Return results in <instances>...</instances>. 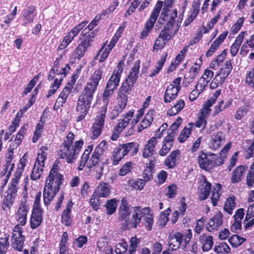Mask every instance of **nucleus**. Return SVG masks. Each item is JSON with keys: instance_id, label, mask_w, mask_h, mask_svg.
Listing matches in <instances>:
<instances>
[{"instance_id": "obj_1", "label": "nucleus", "mask_w": 254, "mask_h": 254, "mask_svg": "<svg viewBox=\"0 0 254 254\" xmlns=\"http://www.w3.org/2000/svg\"><path fill=\"white\" fill-rule=\"evenodd\" d=\"M29 210V208L27 204L26 200L21 201L15 216L18 224L14 227L11 238L12 247L18 251H22L24 242V236L22 235V228L20 225L23 226L26 224Z\"/></svg>"}, {"instance_id": "obj_2", "label": "nucleus", "mask_w": 254, "mask_h": 254, "mask_svg": "<svg viewBox=\"0 0 254 254\" xmlns=\"http://www.w3.org/2000/svg\"><path fill=\"white\" fill-rule=\"evenodd\" d=\"M74 138V134L69 132L59 152L60 157L65 159L68 164H72L76 161L83 145L81 139L73 143Z\"/></svg>"}, {"instance_id": "obj_3", "label": "nucleus", "mask_w": 254, "mask_h": 254, "mask_svg": "<svg viewBox=\"0 0 254 254\" xmlns=\"http://www.w3.org/2000/svg\"><path fill=\"white\" fill-rule=\"evenodd\" d=\"M142 218L145 221V225L147 230L150 231L152 229L153 218L150 213V209L148 207L143 208L140 206L133 207L131 214V218L130 220L125 221L123 225V227L126 230L136 228L140 224Z\"/></svg>"}, {"instance_id": "obj_4", "label": "nucleus", "mask_w": 254, "mask_h": 254, "mask_svg": "<svg viewBox=\"0 0 254 254\" xmlns=\"http://www.w3.org/2000/svg\"><path fill=\"white\" fill-rule=\"evenodd\" d=\"M107 148V142L105 140L102 141L96 147L89 159L90 154L93 147L91 145L88 146L81 156L78 170L79 171L82 170L86 165L87 168H92L93 166L98 163L99 160H100L101 155Z\"/></svg>"}, {"instance_id": "obj_5", "label": "nucleus", "mask_w": 254, "mask_h": 254, "mask_svg": "<svg viewBox=\"0 0 254 254\" xmlns=\"http://www.w3.org/2000/svg\"><path fill=\"white\" fill-rule=\"evenodd\" d=\"M138 148L139 144L134 142L120 144L112 152L111 158L112 165L113 166L118 165L129 153L131 156L135 155L138 151Z\"/></svg>"}, {"instance_id": "obj_6", "label": "nucleus", "mask_w": 254, "mask_h": 254, "mask_svg": "<svg viewBox=\"0 0 254 254\" xmlns=\"http://www.w3.org/2000/svg\"><path fill=\"white\" fill-rule=\"evenodd\" d=\"M93 95L82 91L79 97L76 107V119L80 122L84 119L90 108Z\"/></svg>"}, {"instance_id": "obj_7", "label": "nucleus", "mask_w": 254, "mask_h": 254, "mask_svg": "<svg viewBox=\"0 0 254 254\" xmlns=\"http://www.w3.org/2000/svg\"><path fill=\"white\" fill-rule=\"evenodd\" d=\"M197 161L199 167L205 170H210L215 166L223 164V160L217 155L210 152L206 153L203 151L200 153Z\"/></svg>"}, {"instance_id": "obj_8", "label": "nucleus", "mask_w": 254, "mask_h": 254, "mask_svg": "<svg viewBox=\"0 0 254 254\" xmlns=\"http://www.w3.org/2000/svg\"><path fill=\"white\" fill-rule=\"evenodd\" d=\"M172 0H165V5L159 18L158 22L161 24L167 22L166 26L178 27L179 24H176L175 19L177 17L178 11L177 9H170V5Z\"/></svg>"}, {"instance_id": "obj_9", "label": "nucleus", "mask_w": 254, "mask_h": 254, "mask_svg": "<svg viewBox=\"0 0 254 254\" xmlns=\"http://www.w3.org/2000/svg\"><path fill=\"white\" fill-rule=\"evenodd\" d=\"M163 2L160 0L155 4L151 15L145 23L144 29L141 33L140 38L144 39L149 35L158 17Z\"/></svg>"}, {"instance_id": "obj_10", "label": "nucleus", "mask_w": 254, "mask_h": 254, "mask_svg": "<svg viewBox=\"0 0 254 254\" xmlns=\"http://www.w3.org/2000/svg\"><path fill=\"white\" fill-rule=\"evenodd\" d=\"M105 65H103L95 70L91 75L89 81L87 82L84 87L83 91L94 95L99 85V81L102 78L103 69Z\"/></svg>"}, {"instance_id": "obj_11", "label": "nucleus", "mask_w": 254, "mask_h": 254, "mask_svg": "<svg viewBox=\"0 0 254 254\" xmlns=\"http://www.w3.org/2000/svg\"><path fill=\"white\" fill-rule=\"evenodd\" d=\"M181 77L175 79L172 83L167 87L164 94V102L166 103H170L176 98L178 92L181 89Z\"/></svg>"}, {"instance_id": "obj_12", "label": "nucleus", "mask_w": 254, "mask_h": 254, "mask_svg": "<svg viewBox=\"0 0 254 254\" xmlns=\"http://www.w3.org/2000/svg\"><path fill=\"white\" fill-rule=\"evenodd\" d=\"M105 110L100 111L99 116L97 117V120L94 123L91 127L90 138L94 140L98 138L101 134L104 125V121L106 116Z\"/></svg>"}, {"instance_id": "obj_13", "label": "nucleus", "mask_w": 254, "mask_h": 254, "mask_svg": "<svg viewBox=\"0 0 254 254\" xmlns=\"http://www.w3.org/2000/svg\"><path fill=\"white\" fill-rule=\"evenodd\" d=\"M93 36L91 34L86 35L78 45L74 52V58L81 59L84 55L87 49L91 46Z\"/></svg>"}, {"instance_id": "obj_14", "label": "nucleus", "mask_w": 254, "mask_h": 254, "mask_svg": "<svg viewBox=\"0 0 254 254\" xmlns=\"http://www.w3.org/2000/svg\"><path fill=\"white\" fill-rule=\"evenodd\" d=\"M62 180V175L58 173L56 169L53 167L47 179L45 185L49 186L56 190H59Z\"/></svg>"}, {"instance_id": "obj_15", "label": "nucleus", "mask_w": 254, "mask_h": 254, "mask_svg": "<svg viewBox=\"0 0 254 254\" xmlns=\"http://www.w3.org/2000/svg\"><path fill=\"white\" fill-rule=\"evenodd\" d=\"M123 71L122 65L119 64L117 68L113 71L112 75L109 78L106 86L108 88H111L116 90L119 85L121 76Z\"/></svg>"}, {"instance_id": "obj_16", "label": "nucleus", "mask_w": 254, "mask_h": 254, "mask_svg": "<svg viewBox=\"0 0 254 254\" xmlns=\"http://www.w3.org/2000/svg\"><path fill=\"white\" fill-rule=\"evenodd\" d=\"M140 60H138L135 62L133 66L131 69L128 75L124 81L123 84L128 86L130 88H132L134 84L135 83L138 78V75L140 67Z\"/></svg>"}, {"instance_id": "obj_17", "label": "nucleus", "mask_w": 254, "mask_h": 254, "mask_svg": "<svg viewBox=\"0 0 254 254\" xmlns=\"http://www.w3.org/2000/svg\"><path fill=\"white\" fill-rule=\"evenodd\" d=\"M160 134H157V137H152L149 139L142 151L144 158H148L153 155L155 152V146L158 143L157 139L161 138Z\"/></svg>"}, {"instance_id": "obj_18", "label": "nucleus", "mask_w": 254, "mask_h": 254, "mask_svg": "<svg viewBox=\"0 0 254 254\" xmlns=\"http://www.w3.org/2000/svg\"><path fill=\"white\" fill-rule=\"evenodd\" d=\"M131 89L128 86L122 84L119 89L117 96V105L123 108H126L128 100L127 95L130 93Z\"/></svg>"}, {"instance_id": "obj_19", "label": "nucleus", "mask_w": 254, "mask_h": 254, "mask_svg": "<svg viewBox=\"0 0 254 254\" xmlns=\"http://www.w3.org/2000/svg\"><path fill=\"white\" fill-rule=\"evenodd\" d=\"M182 240L183 235L180 232L169 235L168 241L169 249L171 251H176L180 248Z\"/></svg>"}, {"instance_id": "obj_20", "label": "nucleus", "mask_w": 254, "mask_h": 254, "mask_svg": "<svg viewBox=\"0 0 254 254\" xmlns=\"http://www.w3.org/2000/svg\"><path fill=\"white\" fill-rule=\"evenodd\" d=\"M225 139V135L222 131L213 134L209 141L210 147L213 150L219 148L224 143Z\"/></svg>"}, {"instance_id": "obj_21", "label": "nucleus", "mask_w": 254, "mask_h": 254, "mask_svg": "<svg viewBox=\"0 0 254 254\" xmlns=\"http://www.w3.org/2000/svg\"><path fill=\"white\" fill-rule=\"evenodd\" d=\"M222 214L220 212L216 213L210 218L207 223L206 228L209 232L217 230L222 224Z\"/></svg>"}, {"instance_id": "obj_22", "label": "nucleus", "mask_w": 254, "mask_h": 254, "mask_svg": "<svg viewBox=\"0 0 254 254\" xmlns=\"http://www.w3.org/2000/svg\"><path fill=\"white\" fill-rule=\"evenodd\" d=\"M178 30V27L165 26L164 29L162 30L159 34V38L167 42L169 41L177 33Z\"/></svg>"}, {"instance_id": "obj_23", "label": "nucleus", "mask_w": 254, "mask_h": 254, "mask_svg": "<svg viewBox=\"0 0 254 254\" xmlns=\"http://www.w3.org/2000/svg\"><path fill=\"white\" fill-rule=\"evenodd\" d=\"M59 190H56L49 186L45 185L44 188L43 197L44 203L46 206H48L53 200L57 192Z\"/></svg>"}, {"instance_id": "obj_24", "label": "nucleus", "mask_w": 254, "mask_h": 254, "mask_svg": "<svg viewBox=\"0 0 254 254\" xmlns=\"http://www.w3.org/2000/svg\"><path fill=\"white\" fill-rule=\"evenodd\" d=\"M173 134L168 135L165 137L162 142V147L159 151V155L161 156H165L167 154L173 147Z\"/></svg>"}, {"instance_id": "obj_25", "label": "nucleus", "mask_w": 254, "mask_h": 254, "mask_svg": "<svg viewBox=\"0 0 254 254\" xmlns=\"http://www.w3.org/2000/svg\"><path fill=\"white\" fill-rule=\"evenodd\" d=\"M155 113V111L151 110L145 114L137 128L138 132H141L143 129L148 127L151 125L153 121Z\"/></svg>"}, {"instance_id": "obj_26", "label": "nucleus", "mask_w": 254, "mask_h": 254, "mask_svg": "<svg viewBox=\"0 0 254 254\" xmlns=\"http://www.w3.org/2000/svg\"><path fill=\"white\" fill-rule=\"evenodd\" d=\"M213 237L205 234H202L199 236V241L201 245L202 250L207 252L211 250L213 245Z\"/></svg>"}, {"instance_id": "obj_27", "label": "nucleus", "mask_w": 254, "mask_h": 254, "mask_svg": "<svg viewBox=\"0 0 254 254\" xmlns=\"http://www.w3.org/2000/svg\"><path fill=\"white\" fill-rule=\"evenodd\" d=\"M73 203L71 200H69L66 204V207L62 213V222L66 226H69L72 222V219L70 217L71 208L73 206Z\"/></svg>"}, {"instance_id": "obj_28", "label": "nucleus", "mask_w": 254, "mask_h": 254, "mask_svg": "<svg viewBox=\"0 0 254 254\" xmlns=\"http://www.w3.org/2000/svg\"><path fill=\"white\" fill-rule=\"evenodd\" d=\"M42 213V210H36L32 211L30 219V225L33 229L37 228L41 224L43 220Z\"/></svg>"}, {"instance_id": "obj_29", "label": "nucleus", "mask_w": 254, "mask_h": 254, "mask_svg": "<svg viewBox=\"0 0 254 254\" xmlns=\"http://www.w3.org/2000/svg\"><path fill=\"white\" fill-rule=\"evenodd\" d=\"M94 193L96 194V196L100 197L109 196L111 193L109 185L106 183L103 182L98 186Z\"/></svg>"}, {"instance_id": "obj_30", "label": "nucleus", "mask_w": 254, "mask_h": 254, "mask_svg": "<svg viewBox=\"0 0 254 254\" xmlns=\"http://www.w3.org/2000/svg\"><path fill=\"white\" fill-rule=\"evenodd\" d=\"M211 187V184L208 182L204 177L203 182L200 186L199 199L201 200L206 199L210 193V190Z\"/></svg>"}, {"instance_id": "obj_31", "label": "nucleus", "mask_w": 254, "mask_h": 254, "mask_svg": "<svg viewBox=\"0 0 254 254\" xmlns=\"http://www.w3.org/2000/svg\"><path fill=\"white\" fill-rule=\"evenodd\" d=\"M180 151L176 150L172 151L165 160V165L170 169L174 168L176 166L177 157L180 155Z\"/></svg>"}, {"instance_id": "obj_32", "label": "nucleus", "mask_w": 254, "mask_h": 254, "mask_svg": "<svg viewBox=\"0 0 254 254\" xmlns=\"http://www.w3.org/2000/svg\"><path fill=\"white\" fill-rule=\"evenodd\" d=\"M246 34H247V32H241L236 38L235 42L231 46L230 52L233 57H235L237 55Z\"/></svg>"}, {"instance_id": "obj_33", "label": "nucleus", "mask_w": 254, "mask_h": 254, "mask_svg": "<svg viewBox=\"0 0 254 254\" xmlns=\"http://www.w3.org/2000/svg\"><path fill=\"white\" fill-rule=\"evenodd\" d=\"M133 110H130L124 116L123 119H120L119 120V123L115 127L122 131V130L128 125L129 122L133 117Z\"/></svg>"}, {"instance_id": "obj_34", "label": "nucleus", "mask_w": 254, "mask_h": 254, "mask_svg": "<svg viewBox=\"0 0 254 254\" xmlns=\"http://www.w3.org/2000/svg\"><path fill=\"white\" fill-rule=\"evenodd\" d=\"M130 211L128 203L125 199H122L119 210V220H124L127 219L130 215Z\"/></svg>"}, {"instance_id": "obj_35", "label": "nucleus", "mask_w": 254, "mask_h": 254, "mask_svg": "<svg viewBox=\"0 0 254 254\" xmlns=\"http://www.w3.org/2000/svg\"><path fill=\"white\" fill-rule=\"evenodd\" d=\"M246 171V168L244 166H239L236 168L232 173V182L236 183L241 181Z\"/></svg>"}, {"instance_id": "obj_36", "label": "nucleus", "mask_w": 254, "mask_h": 254, "mask_svg": "<svg viewBox=\"0 0 254 254\" xmlns=\"http://www.w3.org/2000/svg\"><path fill=\"white\" fill-rule=\"evenodd\" d=\"M115 91V89L108 88V87L106 86V88L103 93L102 98L103 105L101 107L100 111H103L105 110V113H106L110 97L113 95Z\"/></svg>"}, {"instance_id": "obj_37", "label": "nucleus", "mask_w": 254, "mask_h": 254, "mask_svg": "<svg viewBox=\"0 0 254 254\" xmlns=\"http://www.w3.org/2000/svg\"><path fill=\"white\" fill-rule=\"evenodd\" d=\"M155 159L150 160L149 163L147 164L143 173V177L146 182L150 181L153 178L154 172L153 169L155 164Z\"/></svg>"}, {"instance_id": "obj_38", "label": "nucleus", "mask_w": 254, "mask_h": 254, "mask_svg": "<svg viewBox=\"0 0 254 254\" xmlns=\"http://www.w3.org/2000/svg\"><path fill=\"white\" fill-rule=\"evenodd\" d=\"M72 88V87L69 84H67L64 87L57 99V104H58L59 106L63 105L65 103L68 96L71 91Z\"/></svg>"}, {"instance_id": "obj_39", "label": "nucleus", "mask_w": 254, "mask_h": 254, "mask_svg": "<svg viewBox=\"0 0 254 254\" xmlns=\"http://www.w3.org/2000/svg\"><path fill=\"white\" fill-rule=\"evenodd\" d=\"M13 151L9 149L8 150V152L6 154V164L5 165L4 170L6 171H8V174L6 176L4 181H5V183L7 182V180L8 179L9 176L10 174L11 171L13 170L14 167V164L11 163V160L13 159Z\"/></svg>"}, {"instance_id": "obj_40", "label": "nucleus", "mask_w": 254, "mask_h": 254, "mask_svg": "<svg viewBox=\"0 0 254 254\" xmlns=\"http://www.w3.org/2000/svg\"><path fill=\"white\" fill-rule=\"evenodd\" d=\"M232 68L233 66L231 61H227L225 62L224 66L217 74L225 80L231 72Z\"/></svg>"}, {"instance_id": "obj_41", "label": "nucleus", "mask_w": 254, "mask_h": 254, "mask_svg": "<svg viewBox=\"0 0 254 254\" xmlns=\"http://www.w3.org/2000/svg\"><path fill=\"white\" fill-rule=\"evenodd\" d=\"M251 108L250 102L246 103L236 111L235 115V118L238 120L242 119L243 117L247 114L248 112L250 110Z\"/></svg>"}, {"instance_id": "obj_42", "label": "nucleus", "mask_w": 254, "mask_h": 254, "mask_svg": "<svg viewBox=\"0 0 254 254\" xmlns=\"http://www.w3.org/2000/svg\"><path fill=\"white\" fill-rule=\"evenodd\" d=\"M199 11V8L198 5H192V9L189 12L188 18L185 20L184 25L187 26L189 25L195 18Z\"/></svg>"}, {"instance_id": "obj_43", "label": "nucleus", "mask_w": 254, "mask_h": 254, "mask_svg": "<svg viewBox=\"0 0 254 254\" xmlns=\"http://www.w3.org/2000/svg\"><path fill=\"white\" fill-rule=\"evenodd\" d=\"M193 126V124H189L182 130L179 137V140L180 142H184L189 137L192 130Z\"/></svg>"}, {"instance_id": "obj_44", "label": "nucleus", "mask_w": 254, "mask_h": 254, "mask_svg": "<svg viewBox=\"0 0 254 254\" xmlns=\"http://www.w3.org/2000/svg\"><path fill=\"white\" fill-rule=\"evenodd\" d=\"M35 10V8L33 6H29L25 10L24 13V25H25L28 23H32L33 21V16L32 14Z\"/></svg>"}, {"instance_id": "obj_45", "label": "nucleus", "mask_w": 254, "mask_h": 254, "mask_svg": "<svg viewBox=\"0 0 254 254\" xmlns=\"http://www.w3.org/2000/svg\"><path fill=\"white\" fill-rule=\"evenodd\" d=\"M221 185L219 184H217L214 186L211 196V201L213 206H216L218 204V201L221 195Z\"/></svg>"}, {"instance_id": "obj_46", "label": "nucleus", "mask_w": 254, "mask_h": 254, "mask_svg": "<svg viewBox=\"0 0 254 254\" xmlns=\"http://www.w3.org/2000/svg\"><path fill=\"white\" fill-rule=\"evenodd\" d=\"M214 252L218 254H228L230 252V248L225 242L219 243L216 245L214 249Z\"/></svg>"}, {"instance_id": "obj_47", "label": "nucleus", "mask_w": 254, "mask_h": 254, "mask_svg": "<svg viewBox=\"0 0 254 254\" xmlns=\"http://www.w3.org/2000/svg\"><path fill=\"white\" fill-rule=\"evenodd\" d=\"M15 196L7 193L3 198L2 203V209L3 210L9 209L11 206L13 205V200Z\"/></svg>"}, {"instance_id": "obj_48", "label": "nucleus", "mask_w": 254, "mask_h": 254, "mask_svg": "<svg viewBox=\"0 0 254 254\" xmlns=\"http://www.w3.org/2000/svg\"><path fill=\"white\" fill-rule=\"evenodd\" d=\"M76 36L77 35L76 33L74 34V32L71 30V31L67 33L66 36L64 37V40L60 46V48L63 49L66 48Z\"/></svg>"}, {"instance_id": "obj_49", "label": "nucleus", "mask_w": 254, "mask_h": 254, "mask_svg": "<svg viewBox=\"0 0 254 254\" xmlns=\"http://www.w3.org/2000/svg\"><path fill=\"white\" fill-rule=\"evenodd\" d=\"M117 202L118 201L115 198L107 201L105 206L108 215H111L116 211L118 205Z\"/></svg>"}, {"instance_id": "obj_50", "label": "nucleus", "mask_w": 254, "mask_h": 254, "mask_svg": "<svg viewBox=\"0 0 254 254\" xmlns=\"http://www.w3.org/2000/svg\"><path fill=\"white\" fill-rule=\"evenodd\" d=\"M246 239L238 235L232 236L229 239V242L233 247L237 248L241 245Z\"/></svg>"}, {"instance_id": "obj_51", "label": "nucleus", "mask_w": 254, "mask_h": 254, "mask_svg": "<svg viewBox=\"0 0 254 254\" xmlns=\"http://www.w3.org/2000/svg\"><path fill=\"white\" fill-rule=\"evenodd\" d=\"M9 246V236L5 235L0 239V254H5Z\"/></svg>"}, {"instance_id": "obj_52", "label": "nucleus", "mask_w": 254, "mask_h": 254, "mask_svg": "<svg viewBox=\"0 0 254 254\" xmlns=\"http://www.w3.org/2000/svg\"><path fill=\"white\" fill-rule=\"evenodd\" d=\"M236 207L235 197L234 196L229 197L225 202L224 210L229 214L233 212L234 208Z\"/></svg>"}, {"instance_id": "obj_53", "label": "nucleus", "mask_w": 254, "mask_h": 254, "mask_svg": "<svg viewBox=\"0 0 254 254\" xmlns=\"http://www.w3.org/2000/svg\"><path fill=\"white\" fill-rule=\"evenodd\" d=\"M63 80V77L60 76V78H56L54 80V83L51 85V89L48 92V94L47 95V97L49 98L52 95L55 94L57 90L59 88L62 81Z\"/></svg>"}, {"instance_id": "obj_54", "label": "nucleus", "mask_w": 254, "mask_h": 254, "mask_svg": "<svg viewBox=\"0 0 254 254\" xmlns=\"http://www.w3.org/2000/svg\"><path fill=\"white\" fill-rule=\"evenodd\" d=\"M44 166L37 165L35 164L31 173V178L33 180H36L40 179V176L43 172Z\"/></svg>"}, {"instance_id": "obj_55", "label": "nucleus", "mask_w": 254, "mask_h": 254, "mask_svg": "<svg viewBox=\"0 0 254 254\" xmlns=\"http://www.w3.org/2000/svg\"><path fill=\"white\" fill-rule=\"evenodd\" d=\"M140 243V239L136 237L131 238L130 240V245L127 254H133L137 250Z\"/></svg>"}, {"instance_id": "obj_56", "label": "nucleus", "mask_w": 254, "mask_h": 254, "mask_svg": "<svg viewBox=\"0 0 254 254\" xmlns=\"http://www.w3.org/2000/svg\"><path fill=\"white\" fill-rule=\"evenodd\" d=\"M213 105V104L207 101L200 110V115L199 116L208 119L211 112L210 108Z\"/></svg>"}, {"instance_id": "obj_57", "label": "nucleus", "mask_w": 254, "mask_h": 254, "mask_svg": "<svg viewBox=\"0 0 254 254\" xmlns=\"http://www.w3.org/2000/svg\"><path fill=\"white\" fill-rule=\"evenodd\" d=\"M28 161L27 153H25L23 157L20 159L18 168L16 172L18 173V175L22 174L26 163Z\"/></svg>"}, {"instance_id": "obj_58", "label": "nucleus", "mask_w": 254, "mask_h": 254, "mask_svg": "<svg viewBox=\"0 0 254 254\" xmlns=\"http://www.w3.org/2000/svg\"><path fill=\"white\" fill-rule=\"evenodd\" d=\"M244 215V209L243 208L239 209L234 215L235 223L236 228L241 226V221L243 218Z\"/></svg>"}, {"instance_id": "obj_59", "label": "nucleus", "mask_w": 254, "mask_h": 254, "mask_svg": "<svg viewBox=\"0 0 254 254\" xmlns=\"http://www.w3.org/2000/svg\"><path fill=\"white\" fill-rule=\"evenodd\" d=\"M128 245L125 242L119 243L115 246V252L117 254H124L127 250Z\"/></svg>"}, {"instance_id": "obj_60", "label": "nucleus", "mask_w": 254, "mask_h": 254, "mask_svg": "<svg viewBox=\"0 0 254 254\" xmlns=\"http://www.w3.org/2000/svg\"><path fill=\"white\" fill-rule=\"evenodd\" d=\"M133 163L131 162H128L125 163L120 169L119 175L124 176L131 172L132 169Z\"/></svg>"}, {"instance_id": "obj_61", "label": "nucleus", "mask_w": 254, "mask_h": 254, "mask_svg": "<svg viewBox=\"0 0 254 254\" xmlns=\"http://www.w3.org/2000/svg\"><path fill=\"white\" fill-rule=\"evenodd\" d=\"M254 184V162L252 164L247 176V184L251 187Z\"/></svg>"}, {"instance_id": "obj_62", "label": "nucleus", "mask_w": 254, "mask_h": 254, "mask_svg": "<svg viewBox=\"0 0 254 254\" xmlns=\"http://www.w3.org/2000/svg\"><path fill=\"white\" fill-rule=\"evenodd\" d=\"M104 162H100L99 161L98 163L93 167H95V170L96 172L95 177L97 180H100L103 174L104 170Z\"/></svg>"}, {"instance_id": "obj_63", "label": "nucleus", "mask_w": 254, "mask_h": 254, "mask_svg": "<svg viewBox=\"0 0 254 254\" xmlns=\"http://www.w3.org/2000/svg\"><path fill=\"white\" fill-rule=\"evenodd\" d=\"M246 83L254 88V68L246 74Z\"/></svg>"}, {"instance_id": "obj_64", "label": "nucleus", "mask_w": 254, "mask_h": 254, "mask_svg": "<svg viewBox=\"0 0 254 254\" xmlns=\"http://www.w3.org/2000/svg\"><path fill=\"white\" fill-rule=\"evenodd\" d=\"M244 21V18L243 17L240 18L238 19L237 22L232 26L231 28V32L232 34H236L241 28Z\"/></svg>"}]
</instances>
